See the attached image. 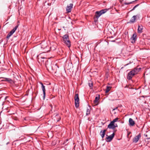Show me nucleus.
I'll list each match as a JSON object with an SVG mask.
<instances>
[{
    "label": "nucleus",
    "instance_id": "f257e3e1",
    "mask_svg": "<svg viewBox=\"0 0 150 150\" xmlns=\"http://www.w3.org/2000/svg\"><path fill=\"white\" fill-rule=\"evenodd\" d=\"M141 68L138 66L133 69L128 74L127 76V79L128 80H131L132 77L135 74H137L139 72Z\"/></svg>",
    "mask_w": 150,
    "mask_h": 150
},
{
    "label": "nucleus",
    "instance_id": "f03ea898",
    "mask_svg": "<svg viewBox=\"0 0 150 150\" xmlns=\"http://www.w3.org/2000/svg\"><path fill=\"white\" fill-rule=\"evenodd\" d=\"M47 62L48 61L47 60L45 63V66L47 69L48 70H52L55 72H56L57 71V68H58V67L56 64L53 65V66H51V63L48 64L47 63Z\"/></svg>",
    "mask_w": 150,
    "mask_h": 150
},
{
    "label": "nucleus",
    "instance_id": "7ed1b4c3",
    "mask_svg": "<svg viewBox=\"0 0 150 150\" xmlns=\"http://www.w3.org/2000/svg\"><path fill=\"white\" fill-rule=\"evenodd\" d=\"M64 43L68 47H70L71 46V42L69 40V35L66 34L64 35L62 37Z\"/></svg>",
    "mask_w": 150,
    "mask_h": 150
},
{
    "label": "nucleus",
    "instance_id": "20e7f679",
    "mask_svg": "<svg viewBox=\"0 0 150 150\" xmlns=\"http://www.w3.org/2000/svg\"><path fill=\"white\" fill-rule=\"evenodd\" d=\"M107 10L106 9H104L100 10V11H97L96 12L95 16L96 18H98L102 14L105 13L107 11Z\"/></svg>",
    "mask_w": 150,
    "mask_h": 150
},
{
    "label": "nucleus",
    "instance_id": "39448f33",
    "mask_svg": "<svg viewBox=\"0 0 150 150\" xmlns=\"http://www.w3.org/2000/svg\"><path fill=\"white\" fill-rule=\"evenodd\" d=\"M75 104L76 108H77L79 106V94L78 93L76 94L74 97Z\"/></svg>",
    "mask_w": 150,
    "mask_h": 150
},
{
    "label": "nucleus",
    "instance_id": "423d86ee",
    "mask_svg": "<svg viewBox=\"0 0 150 150\" xmlns=\"http://www.w3.org/2000/svg\"><path fill=\"white\" fill-rule=\"evenodd\" d=\"M18 27V25L16 26L8 34L6 37L7 40L9 39L10 36L15 32Z\"/></svg>",
    "mask_w": 150,
    "mask_h": 150
},
{
    "label": "nucleus",
    "instance_id": "0eeeda50",
    "mask_svg": "<svg viewBox=\"0 0 150 150\" xmlns=\"http://www.w3.org/2000/svg\"><path fill=\"white\" fill-rule=\"evenodd\" d=\"M141 137V134H139L134 137L132 140L133 142L134 143H137Z\"/></svg>",
    "mask_w": 150,
    "mask_h": 150
},
{
    "label": "nucleus",
    "instance_id": "6e6552de",
    "mask_svg": "<svg viewBox=\"0 0 150 150\" xmlns=\"http://www.w3.org/2000/svg\"><path fill=\"white\" fill-rule=\"evenodd\" d=\"M73 4H70L69 5H68L66 7V10L67 12L69 13L71 12V9L73 8Z\"/></svg>",
    "mask_w": 150,
    "mask_h": 150
},
{
    "label": "nucleus",
    "instance_id": "1a4fd4ad",
    "mask_svg": "<svg viewBox=\"0 0 150 150\" xmlns=\"http://www.w3.org/2000/svg\"><path fill=\"white\" fill-rule=\"evenodd\" d=\"M40 84L41 85V88L43 92V100H44L45 98L46 94V90L45 89V86H44V85H43V84L42 83L40 82Z\"/></svg>",
    "mask_w": 150,
    "mask_h": 150
},
{
    "label": "nucleus",
    "instance_id": "9d476101",
    "mask_svg": "<svg viewBox=\"0 0 150 150\" xmlns=\"http://www.w3.org/2000/svg\"><path fill=\"white\" fill-rule=\"evenodd\" d=\"M114 135L115 134L114 133H113L111 135H110L109 136H108V135H107V136H108V137L106 138V139H107L106 141L107 142H111L113 138Z\"/></svg>",
    "mask_w": 150,
    "mask_h": 150
},
{
    "label": "nucleus",
    "instance_id": "9b49d317",
    "mask_svg": "<svg viewBox=\"0 0 150 150\" xmlns=\"http://www.w3.org/2000/svg\"><path fill=\"white\" fill-rule=\"evenodd\" d=\"M95 97V100H94V103L97 105L98 103V100L100 98L99 95H97Z\"/></svg>",
    "mask_w": 150,
    "mask_h": 150
},
{
    "label": "nucleus",
    "instance_id": "f8f14e48",
    "mask_svg": "<svg viewBox=\"0 0 150 150\" xmlns=\"http://www.w3.org/2000/svg\"><path fill=\"white\" fill-rule=\"evenodd\" d=\"M114 126V123L113 122L111 121L108 125V128L110 129H115Z\"/></svg>",
    "mask_w": 150,
    "mask_h": 150
},
{
    "label": "nucleus",
    "instance_id": "ddd939ff",
    "mask_svg": "<svg viewBox=\"0 0 150 150\" xmlns=\"http://www.w3.org/2000/svg\"><path fill=\"white\" fill-rule=\"evenodd\" d=\"M143 27L142 25H139L138 26V32L139 33H141L142 32V30L143 29Z\"/></svg>",
    "mask_w": 150,
    "mask_h": 150
},
{
    "label": "nucleus",
    "instance_id": "4468645a",
    "mask_svg": "<svg viewBox=\"0 0 150 150\" xmlns=\"http://www.w3.org/2000/svg\"><path fill=\"white\" fill-rule=\"evenodd\" d=\"M61 119V117L59 114H57L54 118V120L55 121L58 122Z\"/></svg>",
    "mask_w": 150,
    "mask_h": 150
},
{
    "label": "nucleus",
    "instance_id": "2eb2a0df",
    "mask_svg": "<svg viewBox=\"0 0 150 150\" xmlns=\"http://www.w3.org/2000/svg\"><path fill=\"white\" fill-rule=\"evenodd\" d=\"M129 125L131 126H133L135 124V122L131 118H130L129 119Z\"/></svg>",
    "mask_w": 150,
    "mask_h": 150
},
{
    "label": "nucleus",
    "instance_id": "dca6fc26",
    "mask_svg": "<svg viewBox=\"0 0 150 150\" xmlns=\"http://www.w3.org/2000/svg\"><path fill=\"white\" fill-rule=\"evenodd\" d=\"M4 79L3 80V81H7L10 83H12L13 82V81L12 79L9 78H3Z\"/></svg>",
    "mask_w": 150,
    "mask_h": 150
},
{
    "label": "nucleus",
    "instance_id": "f3484780",
    "mask_svg": "<svg viewBox=\"0 0 150 150\" xmlns=\"http://www.w3.org/2000/svg\"><path fill=\"white\" fill-rule=\"evenodd\" d=\"M137 39V35L135 33H134L131 38V39L134 41V42Z\"/></svg>",
    "mask_w": 150,
    "mask_h": 150
},
{
    "label": "nucleus",
    "instance_id": "a211bd4d",
    "mask_svg": "<svg viewBox=\"0 0 150 150\" xmlns=\"http://www.w3.org/2000/svg\"><path fill=\"white\" fill-rule=\"evenodd\" d=\"M137 18V16H134L131 18L130 20V23H134L135 22Z\"/></svg>",
    "mask_w": 150,
    "mask_h": 150
},
{
    "label": "nucleus",
    "instance_id": "6ab92c4d",
    "mask_svg": "<svg viewBox=\"0 0 150 150\" xmlns=\"http://www.w3.org/2000/svg\"><path fill=\"white\" fill-rule=\"evenodd\" d=\"M106 129H104L103 130H101L100 132V135H101L102 138H103L105 136V132H106Z\"/></svg>",
    "mask_w": 150,
    "mask_h": 150
},
{
    "label": "nucleus",
    "instance_id": "aec40b11",
    "mask_svg": "<svg viewBox=\"0 0 150 150\" xmlns=\"http://www.w3.org/2000/svg\"><path fill=\"white\" fill-rule=\"evenodd\" d=\"M41 46V48L43 49L46 48L47 47H48L47 43H42Z\"/></svg>",
    "mask_w": 150,
    "mask_h": 150
},
{
    "label": "nucleus",
    "instance_id": "412c9836",
    "mask_svg": "<svg viewBox=\"0 0 150 150\" xmlns=\"http://www.w3.org/2000/svg\"><path fill=\"white\" fill-rule=\"evenodd\" d=\"M111 87L110 86H107L106 88L105 91V92L106 93H108L110 91Z\"/></svg>",
    "mask_w": 150,
    "mask_h": 150
},
{
    "label": "nucleus",
    "instance_id": "4be33fe9",
    "mask_svg": "<svg viewBox=\"0 0 150 150\" xmlns=\"http://www.w3.org/2000/svg\"><path fill=\"white\" fill-rule=\"evenodd\" d=\"M90 114V108H88L86 110V115L88 116Z\"/></svg>",
    "mask_w": 150,
    "mask_h": 150
},
{
    "label": "nucleus",
    "instance_id": "5701e85b",
    "mask_svg": "<svg viewBox=\"0 0 150 150\" xmlns=\"http://www.w3.org/2000/svg\"><path fill=\"white\" fill-rule=\"evenodd\" d=\"M88 85L91 88L93 86V83L92 81H89Z\"/></svg>",
    "mask_w": 150,
    "mask_h": 150
},
{
    "label": "nucleus",
    "instance_id": "b1692460",
    "mask_svg": "<svg viewBox=\"0 0 150 150\" xmlns=\"http://www.w3.org/2000/svg\"><path fill=\"white\" fill-rule=\"evenodd\" d=\"M134 1H132L130 2H128V3H127V2H124V4H125V5H129V4H132Z\"/></svg>",
    "mask_w": 150,
    "mask_h": 150
},
{
    "label": "nucleus",
    "instance_id": "393cba45",
    "mask_svg": "<svg viewBox=\"0 0 150 150\" xmlns=\"http://www.w3.org/2000/svg\"><path fill=\"white\" fill-rule=\"evenodd\" d=\"M119 119V118L118 117L116 118L115 119L113 120L112 121V122H113L114 123H115V122H116Z\"/></svg>",
    "mask_w": 150,
    "mask_h": 150
},
{
    "label": "nucleus",
    "instance_id": "a878e982",
    "mask_svg": "<svg viewBox=\"0 0 150 150\" xmlns=\"http://www.w3.org/2000/svg\"><path fill=\"white\" fill-rule=\"evenodd\" d=\"M139 5V4H137V5H136V6H135L133 8V9H132V11H133V10H134L137 7V6H138Z\"/></svg>",
    "mask_w": 150,
    "mask_h": 150
},
{
    "label": "nucleus",
    "instance_id": "bb28decb",
    "mask_svg": "<svg viewBox=\"0 0 150 150\" xmlns=\"http://www.w3.org/2000/svg\"><path fill=\"white\" fill-rule=\"evenodd\" d=\"M114 126H115V129L116 127H117V125L116 124H115L114 123Z\"/></svg>",
    "mask_w": 150,
    "mask_h": 150
},
{
    "label": "nucleus",
    "instance_id": "cd10ccee",
    "mask_svg": "<svg viewBox=\"0 0 150 150\" xmlns=\"http://www.w3.org/2000/svg\"><path fill=\"white\" fill-rule=\"evenodd\" d=\"M117 108H118V107H117L115 108L114 109H113V110H115L117 109Z\"/></svg>",
    "mask_w": 150,
    "mask_h": 150
},
{
    "label": "nucleus",
    "instance_id": "c85d7f7f",
    "mask_svg": "<svg viewBox=\"0 0 150 150\" xmlns=\"http://www.w3.org/2000/svg\"><path fill=\"white\" fill-rule=\"evenodd\" d=\"M8 97V96H6L5 98V100H6L7 98Z\"/></svg>",
    "mask_w": 150,
    "mask_h": 150
},
{
    "label": "nucleus",
    "instance_id": "c756f323",
    "mask_svg": "<svg viewBox=\"0 0 150 150\" xmlns=\"http://www.w3.org/2000/svg\"><path fill=\"white\" fill-rule=\"evenodd\" d=\"M40 56V54L37 57V58L39 59V56Z\"/></svg>",
    "mask_w": 150,
    "mask_h": 150
},
{
    "label": "nucleus",
    "instance_id": "7c9ffc66",
    "mask_svg": "<svg viewBox=\"0 0 150 150\" xmlns=\"http://www.w3.org/2000/svg\"><path fill=\"white\" fill-rule=\"evenodd\" d=\"M50 106L51 107V108H52V105H50Z\"/></svg>",
    "mask_w": 150,
    "mask_h": 150
},
{
    "label": "nucleus",
    "instance_id": "2f4dec72",
    "mask_svg": "<svg viewBox=\"0 0 150 150\" xmlns=\"http://www.w3.org/2000/svg\"><path fill=\"white\" fill-rule=\"evenodd\" d=\"M40 58H42V59H45V58L44 57H41Z\"/></svg>",
    "mask_w": 150,
    "mask_h": 150
},
{
    "label": "nucleus",
    "instance_id": "473e14b6",
    "mask_svg": "<svg viewBox=\"0 0 150 150\" xmlns=\"http://www.w3.org/2000/svg\"><path fill=\"white\" fill-rule=\"evenodd\" d=\"M24 120H26L25 118H24Z\"/></svg>",
    "mask_w": 150,
    "mask_h": 150
}]
</instances>
